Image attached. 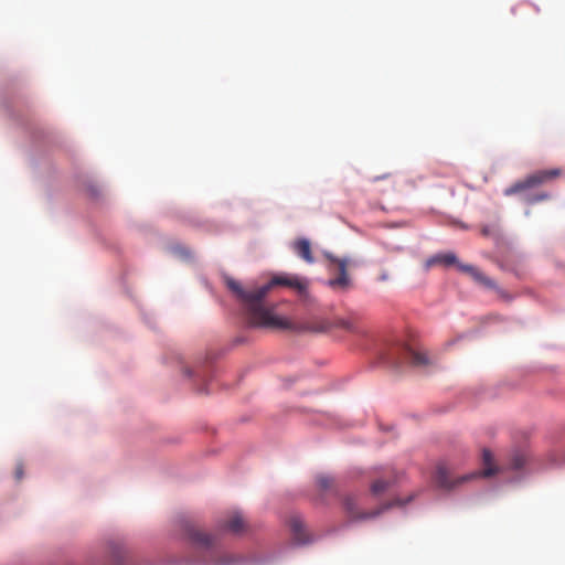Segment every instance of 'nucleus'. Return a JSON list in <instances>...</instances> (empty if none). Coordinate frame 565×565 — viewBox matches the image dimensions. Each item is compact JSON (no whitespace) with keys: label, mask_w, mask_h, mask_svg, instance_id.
Masks as SVG:
<instances>
[{"label":"nucleus","mask_w":565,"mask_h":565,"mask_svg":"<svg viewBox=\"0 0 565 565\" xmlns=\"http://www.w3.org/2000/svg\"><path fill=\"white\" fill-rule=\"evenodd\" d=\"M561 169L540 170L530 175L524 180L518 181L511 186L504 190V195L511 196L513 194L523 193L529 189L539 186L545 182L556 179L561 175Z\"/></svg>","instance_id":"obj_4"},{"label":"nucleus","mask_w":565,"mask_h":565,"mask_svg":"<svg viewBox=\"0 0 565 565\" xmlns=\"http://www.w3.org/2000/svg\"><path fill=\"white\" fill-rule=\"evenodd\" d=\"M184 535L196 548L210 550L216 545L217 537L200 530L196 525L186 522L184 524Z\"/></svg>","instance_id":"obj_6"},{"label":"nucleus","mask_w":565,"mask_h":565,"mask_svg":"<svg viewBox=\"0 0 565 565\" xmlns=\"http://www.w3.org/2000/svg\"><path fill=\"white\" fill-rule=\"evenodd\" d=\"M405 359L415 366H426L430 363V360L425 352L416 351L412 348L405 349Z\"/></svg>","instance_id":"obj_13"},{"label":"nucleus","mask_w":565,"mask_h":565,"mask_svg":"<svg viewBox=\"0 0 565 565\" xmlns=\"http://www.w3.org/2000/svg\"><path fill=\"white\" fill-rule=\"evenodd\" d=\"M227 288L241 303L250 326L271 329H290L291 323L275 313L276 305L266 300L268 292L275 286H285L302 294L307 281L297 275H276L263 286L244 287L237 280L227 277Z\"/></svg>","instance_id":"obj_1"},{"label":"nucleus","mask_w":565,"mask_h":565,"mask_svg":"<svg viewBox=\"0 0 565 565\" xmlns=\"http://www.w3.org/2000/svg\"><path fill=\"white\" fill-rule=\"evenodd\" d=\"M238 561H239V558H237L234 555L223 554L216 559L215 565H233V564L237 563Z\"/></svg>","instance_id":"obj_15"},{"label":"nucleus","mask_w":565,"mask_h":565,"mask_svg":"<svg viewBox=\"0 0 565 565\" xmlns=\"http://www.w3.org/2000/svg\"><path fill=\"white\" fill-rule=\"evenodd\" d=\"M482 460L484 465V469L482 471L473 472L465 475L456 480H451L449 476V471L445 465H439L435 472V482L436 484L446 490H450L470 479L477 477H491L495 473L497 469L492 467V454L490 450L484 449L482 452Z\"/></svg>","instance_id":"obj_2"},{"label":"nucleus","mask_w":565,"mask_h":565,"mask_svg":"<svg viewBox=\"0 0 565 565\" xmlns=\"http://www.w3.org/2000/svg\"><path fill=\"white\" fill-rule=\"evenodd\" d=\"M435 265H443L446 267L457 265L460 271L470 275L477 282L489 288L494 287V282L490 278H488L482 271H480L477 267L459 263L457 256L454 253L437 254L426 262L427 267H431Z\"/></svg>","instance_id":"obj_3"},{"label":"nucleus","mask_w":565,"mask_h":565,"mask_svg":"<svg viewBox=\"0 0 565 565\" xmlns=\"http://www.w3.org/2000/svg\"><path fill=\"white\" fill-rule=\"evenodd\" d=\"M327 257L331 260L332 264L337 266L339 271V276L334 279L329 280V285L332 288L345 290L350 287V278L347 273V266L349 260L347 258H338L331 255H327Z\"/></svg>","instance_id":"obj_7"},{"label":"nucleus","mask_w":565,"mask_h":565,"mask_svg":"<svg viewBox=\"0 0 565 565\" xmlns=\"http://www.w3.org/2000/svg\"><path fill=\"white\" fill-rule=\"evenodd\" d=\"M220 527L234 534H238L246 529V523L243 515L239 512L234 511L227 520L220 522Z\"/></svg>","instance_id":"obj_8"},{"label":"nucleus","mask_w":565,"mask_h":565,"mask_svg":"<svg viewBox=\"0 0 565 565\" xmlns=\"http://www.w3.org/2000/svg\"><path fill=\"white\" fill-rule=\"evenodd\" d=\"M331 328H341V329H345L348 331L355 330L353 321L350 319H344V318H338L333 322H328V321L321 322L319 324V327L315 328V330L324 332V331L330 330Z\"/></svg>","instance_id":"obj_12"},{"label":"nucleus","mask_w":565,"mask_h":565,"mask_svg":"<svg viewBox=\"0 0 565 565\" xmlns=\"http://www.w3.org/2000/svg\"><path fill=\"white\" fill-rule=\"evenodd\" d=\"M316 481L318 487L323 491L331 489L334 483L333 478L328 475H318Z\"/></svg>","instance_id":"obj_14"},{"label":"nucleus","mask_w":565,"mask_h":565,"mask_svg":"<svg viewBox=\"0 0 565 565\" xmlns=\"http://www.w3.org/2000/svg\"><path fill=\"white\" fill-rule=\"evenodd\" d=\"M290 530H291V533H292V539L298 544H305V543H308L310 541L309 535L306 532L305 524H303V522H302V520L300 518H298V516L291 518V520H290Z\"/></svg>","instance_id":"obj_10"},{"label":"nucleus","mask_w":565,"mask_h":565,"mask_svg":"<svg viewBox=\"0 0 565 565\" xmlns=\"http://www.w3.org/2000/svg\"><path fill=\"white\" fill-rule=\"evenodd\" d=\"M294 252L305 262L312 264L313 256L311 253V244L307 238H299L292 243Z\"/></svg>","instance_id":"obj_11"},{"label":"nucleus","mask_w":565,"mask_h":565,"mask_svg":"<svg viewBox=\"0 0 565 565\" xmlns=\"http://www.w3.org/2000/svg\"><path fill=\"white\" fill-rule=\"evenodd\" d=\"M23 477V467L22 465H18L15 468V478L17 480H21Z\"/></svg>","instance_id":"obj_17"},{"label":"nucleus","mask_w":565,"mask_h":565,"mask_svg":"<svg viewBox=\"0 0 565 565\" xmlns=\"http://www.w3.org/2000/svg\"><path fill=\"white\" fill-rule=\"evenodd\" d=\"M404 503L405 502H403L401 500H395L394 502L385 503V504L381 505L380 508L372 510V511H360L358 509V501H356L355 497L347 495L343 499L344 511L347 513V516L352 522H360V521H366V520L374 519V518L379 516L385 510L390 509L391 507L403 505Z\"/></svg>","instance_id":"obj_5"},{"label":"nucleus","mask_w":565,"mask_h":565,"mask_svg":"<svg viewBox=\"0 0 565 565\" xmlns=\"http://www.w3.org/2000/svg\"><path fill=\"white\" fill-rule=\"evenodd\" d=\"M396 473L392 470L385 477L375 479L371 484V492L373 495H380L391 488L396 482Z\"/></svg>","instance_id":"obj_9"},{"label":"nucleus","mask_w":565,"mask_h":565,"mask_svg":"<svg viewBox=\"0 0 565 565\" xmlns=\"http://www.w3.org/2000/svg\"><path fill=\"white\" fill-rule=\"evenodd\" d=\"M515 467H516V468H520V467H521V463L516 462V463H515Z\"/></svg>","instance_id":"obj_18"},{"label":"nucleus","mask_w":565,"mask_h":565,"mask_svg":"<svg viewBox=\"0 0 565 565\" xmlns=\"http://www.w3.org/2000/svg\"><path fill=\"white\" fill-rule=\"evenodd\" d=\"M546 199H548V194L547 193H541V194H536V195H533V196H526L525 201L529 202V203H535V202L543 201V200H546Z\"/></svg>","instance_id":"obj_16"}]
</instances>
